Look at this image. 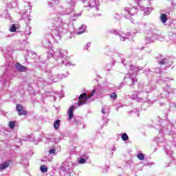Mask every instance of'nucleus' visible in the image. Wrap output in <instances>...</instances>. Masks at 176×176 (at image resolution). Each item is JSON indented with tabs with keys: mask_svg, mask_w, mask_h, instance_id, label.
Masks as SVG:
<instances>
[{
	"mask_svg": "<svg viewBox=\"0 0 176 176\" xmlns=\"http://www.w3.org/2000/svg\"><path fill=\"white\" fill-rule=\"evenodd\" d=\"M55 27L52 29L50 34L45 36V39L43 41V47L47 49H52L53 43L55 42H58L61 41V37L65 32H67V29L69 28V24L67 22L63 21L60 18H56ZM48 54L54 58L58 64V65H63L65 64V67H75V64H72L69 60V56H68V52L61 51L60 49L50 50Z\"/></svg>",
	"mask_w": 176,
	"mask_h": 176,
	"instance_id": "1",
	"label": "nucleus"
},
{
	"mask_svg": "<svg viewBox=\"0 0 176 176\" xmlns=\"http://www.w3.org/2000/svg\"><path fill=\"white\" fill-rule=\"evenodd\" d=\"M159 135L160 137L154 138V142H156L160 146H163L166 155L173 157V151L171 150V146L176 148V133L174 124L168 122L166 126L159 131Z\"/></svg>",
	"mask_w": 176,
	"mask_h": 176,
	"instance_id": "2",
	"label": "nucleus"
},
{
	"mask_svg": "<svg viewBox=\"0 0 176 176\" xmlns=\"http://www.w3.org/2000/svg\"><path fill=\"white\" fill-rule=\"evenodd\" d=\"M158 58V64L161 65V68L155 69H146L144 70V74L146 76H148L150 79H152L153 76H156V78H159L155 80L156 83L159 85H163V83H166V82H170V80H173V78L166 77L163 75V70L166 71L167 68H170L171 65H173V61L168 57L165 58L162 55H160L157 57Z\"/></svg>",
	"mask_w": 176,
	"mask_h": 176,
	"instance_id": "3",
	"label": "nucleus"
},
{
	"mask_svg": "<svg viewBox=\"0 0 176 176\" xmlns=\"http://www.w3.org/2000/svg\"><path fill=\"white\" fill-rule=\"evenodd\" d=\"M153 90H156V85L152 87L146 83H140L138 92L135 91V94L131 96V98L140 102L141 100H145L148 97V94L153 91Z\"/></svg>",
	"mask_w": 176,
	"mask_h": 176,
	"instance_id": "4",
	"label": "nucleus"
},
{
	"mask_svg": "<svg viewBox=\"0 0 176 176\" xmlns=\"http://www.w3.org/2000/svg\"><path fill=\"white\" fill-rule=\"evenodd\" d=\"M140 71H142V67H137L134 65H131L129 70V74H127L124 79L125 83H126V85L129 86H134L135 82L138 80L135 77L137 76L138 74H140Z\"/></svg>",
	"mask_w": 176,
	"mask_h": 176,
	"instance_id": "5",
	"label": "nucleus"
},
{
	"mask_svg": "<svg viewBox=\"0 0 176 176\" xmlns=\"http://www.w3.org/2000/svg\"><path fill=\"white\" fill-rule=\"evenodd\" d=\"M157 30H156V28L153 25L150 26V30L147 31V34L145 38L146 43L151 44L153 43L156 39L163 42L164 41V36H162L160 34H157Z\"/></svg>",
	"mask_w": 176,
	"mask_h": 176,
	"instance_id": "6",
	"label": "nucleus"
},
{
	"mask_svg": "<svg viewBox=\"0 0 176 176\" xmlns=\"http://www.w3.org/2000/svg\"><path fill=\"white\" fill-rule=\"evenodd\" d=\"M75 5V1L71 0L69 3H66L63 6H60V10L57 12L58 16H67L71 14L74 10V6Z\"/></svg>",
	"mask_w": 176,
	"mask_h": 176,
	"instance_id": "7",
	"label": "nucleus"
},
{
	"mask_svg": "<svg viewBox=\"0 0 176 176\" xmlns=\"http://www.w3.org/2000/svg\"><path fill=\"white\" fill-rule=\"evenodd\" d=\"M162 86V91L159 94L161 98H167L170 94H176V89L171 87V85L166 84V82Z\"/></svg>",
	"mask_w": 176,
	"mask_h": 176,
	"instance_id": "8",
	"label": "nucleus"
},
{
	"mask_svg": "<svg viewBox=\"0 0 176 176\" xmlns=\"http://www.w3.org/2000/svg\"><path fill=\"white\" fill-rule=\"evenodd\" d=\"M25 6V9L20 12L21 17L26 23H30L31 21V18H30V14L31 13V9H32V6L30 2H26Z\"/></svg>",
	"mask_w": 176,
	"mask_h": 176,
	"instance_id": "9",
	"label": "nucleus"
},
{
	"mask_svg": "<svg viewBox=\"0 0 176 176\" xmlns=\"http://www.w3.org/2000/svg\"><path fill=\"white\" fill-rule=\"evenodd\" d=\"M108 33L118 36L120 41H122V42H124V41H126V39H133V35H131L130 33L125 34L123 32H118V30L115 29L109 30Z\"/></svg>",
	"mask_w": 176,
	"mask_h": 176,
	"instance_id": "10",
	"label": "nucleus"
},
{
	"mask_svg": "<svg viewBox=\"0 0 176 176\" xmlns=\"http://www.w3.org/2000/svg\"><path fill=\"white\" fill-rule=\"evenodd\" d=\"M61 171H63L65 175L69 176L72 173H74V163L71 162H65L62 164L60 168Z\"/></svg>",
	"mask_w": 176,
	"mask_h": 176,
	"instance_id": "11",
	"label": "nucleus"
},
{
	"mask_svg": "<svg viewBox=\"0 0 176 176\" xmlns=\"http://www.w3.org/2000/svg\"><path fill=\"white\" fill-rule=\"evenodd\" d=\"M45 74L47 75V80L49 83H52V82L54 83H57V82H58L59 80L67 78V75L63 74H58L56 77L54 78V76H53V74H52V71L50 70L46 71Z\"/></svg>",
	"mask_w": 176,
	"mask_h": 176,
	"instance_id": "12",
	"label": "nucleus"
},
{
	"mask_svg": "<svg viewBox=\"0 0 176 176\" xmlns=\"http://www.w3.org/2000/svg\"><path fill=\"white\" fill-rule=\"evenodd\" d=\"M125 12H126L128 13V14L129 15H126L125 16V19H129L131 21V23H134V19L131 18V16H134V14H137V12H138V8L135 7V6H133L131 8H126L124 9Z\"/></svg>",
	"mask_w": 176,
	"mask_h": 176,
	"instance_id": "13",
	"label": "nucleus"
},
{
	"mask_svg": "<svg viewBox=\"0 0 176 176\" xmlns=\"http://www.w3.org/2000/svg\"><path fill=\"white\" fill-rule=\"evenodd\" d=\"M141 1L142 0H137L136 4L138 6H139L140 10H142L144 12V14L148 15L150 14V13L152 12V9L149 8H145L144 6H141L140 3H141ZM144 1H151V0H144Z\"/></svg>",
	"mask_w": 176,
	"mask_h": 176,
	"instance_id": "14",
	"label": "nucleus"
},
{
	"mask_svg": "<svg viewBox=\"0 0 176 176\" xmlns=\"http://www.w3.org/2000/svg\"><path fill=\"white\" fill-rule=\"evenodd\" d=\"M88 8H91L93 9V8H96V10H99L100 8L98 6H100V1L98 0H89L87 3Z\"/></svg>",
	"mask_w": 176,
	"mask_h": 176,
	"instance_id": "15",
	"label": "nucleus"
},
{
	"mask_svg": "<svg viewBox=\"0 0 176 176\" xmlns=\"http://www.w3.org/2000/svg\"><path fill=\"white\" fill-rule=\"evenodd\" d=\"M102 113L103 115V118H102V120H104L105 122V124H108V119H107V118H108L109 115V112H108V111L107 110V107L104 106L102 108Z\"/></svg>",
	"mask_w": 176,
	"mask_h": 176,
	"instance_id": "16",
	"label": "nucleus"
},
{
	"mask_svg": "<svg viewBox=\"0 0 176 176\" xmlns=\"http://www.w3.org/2000/svg\"><path fill=\"white\" fill-rule=\"evenodd\" d=\"M16 109L18 112V115L23 116L27 115V111H24V108L21 104H16Z\"/></svg>",
	"mask_w": 176,
	"mask_h": 176,
	"instance_id": "17",
	"label": "nucleus"
},
{
	"mask_svg": "<svg viewBox=\"0 0 176 176\" xmlns=\"http://www.w3.org/2000/svg\"><path fill=\"white\" fill-rule=\"evenodd\" d=\"M15 68H16V71H18V72H26V71H27V67L23 66L20 63H16L15 65Z\"/></svg>",
	"mask_w": 176,
	"mask_h": 176,
	"instance_id": "18",
	"label": "nucleus"
},
{
	"mask_svg": "<svg viewBox=\"0 0 176 176\" xmlns=\"http://www.w3.org/2000/svg\"><path fill=\"white\" fill-rule=\"evenodd\" d=\"M10 160H7L1 164H0V171H2L3 170H6L9 166H10Z\"/></svg>",
	"mask_w": 176,
	"mask_h": 176,
	"instance_id": "19",
	"label": "nucleus"
},
{
	"mask_svg": "<svg viewBox=\"0 0 176 176\" xmlns=\"http://www.w3.org/2000/svg\"><path fill=\"white\" fill-rule=\"evenodd\" d=\"M74 111H75V105L70 107L69 111H67L69 120H72V118H74Z\"/></svg>",
	"mask_w": 176,
	"mask_h": 176,
	"instance_id": "20",
	"label": "nucleus"
},
{
	"mask_svg": "<svg viewBox=\"0 0 176 176\" xmlns=\"http://www.w3.org/2000/svg\"><path fill=\"white\" fill-rule=\"evenodd\" d=\"M160 20V21H162V23H163V24L167 23V20H168V18L167 17V14L161 13Z\"/></svg>",
	"mask_w": 176,
	"mask_h": 176,
	"instance_id": "21",
	"label": "nucleus"
},
{
	"mask_svg": "<svg viewBox=\"0 0 176 176\" xmlns=\"http://www.w3.org/2000/svg\"><path fill=\"white\" fill-rule=\"evenodd\" d=\"M86 25H82L79 28V30L77 32V35H82V34L85 33V31H86Z\"/></svg>",
	"mask_w": 176,
	"mask_h": 176,
	"instance_id": "22",
	"label": "nucleus"
},
{
	"mask_svg": "<svg viewBox=\"0 0 176 176\" xmlns=\"http://www.w3.org/2000/svg\"><path fill=\"white\" fill-rule=\"evenodd\" d=\"M59 1L58 0H48L47 3L48 6H50L51 8L53 6H56V5L58 4Z\"/></svg>",
	"mask_w": 176,
	"mask_h": 176,
	"instance_id": "23",
	"label": "nucleus"
},
{
	"mask_svg": "<svg viewBox=\"0 0 176 176\" xmlns=\"http://www.w3.org/2000/svg\"><path fill=\"white\" fill-rule=\"evenodd\" d=\"M37 85L38 86H45L46 85V80L43 79V78H39L38 80H37Z\"/></svg>",
	"mask_w": 176,
	"mask_h": 176,
	"instance_id": "24",
	"label": "nucleus"
},
{
	"mask_svg": "<svg viewBox=\"0 0 176 176\" xmlns=\"http://www.w3.org/2000/svg\"><path fill=\"white\" fill-rule=\"evenodd\" d=\"M113 65H115V59L113 58V62L112 63H109L107 65H106L105 66V69H107V71H111V69H112V67H113Z\"/></svg>",
	"mask_w": 176,
	"mask_h": 176,
	"instance_id": "25",
	"label": "nucleus"
},
{
	"mask_svg": "<svg viewBox=\"0 0 176 176\" xmlns=\"http://www.w3.org/2000/svg\"><path fill=\"white\" fill-rule=\"evenodd\" d=\"M142 98H144V99H142L141 100L140 102H144V105H147L148 104H152V102L151 101V100H148V97L145 98L144 96H142Z\"/></svg>",
	"mask_w": 176,
	"mask_h": 176,
	"instance_id": "26",
	"label": "nucleus"
},
{
	"mask_svg": "<svg viewBox=\"0 0 176 176\" xmlns=\"http://www.w3.org/2000/svg\"><path fill=\"white\" fill-rule=\"evenodd\" d=\"M17 25L16 24H12L10 27V32H17Z\"/></svg>",
	"mask_w": 176,
	"mask_h": 176,
	"instance_id": "27",
	"label": "nucleus"
},
{
	"mask_svg": "<svg viewBox=\"0 0 176 176\" xmlns=\"http://www.w3.org/2000/svg\"><path fill=\"white\" fill-rule=\"evenodd\" d=\"M1 17H4V19H9L10 20V14L8 12V10H6L2 14Z\"/></svg>",
	"mask_w": 176,
	"mask_h": 176,
	"instance_id": "28",
	"label": "nucleus"
},
{
	"mask_svg": "<svg viewBox=\"0 0 176 176\" xmlns=\"http://www.w3.org/2000/svg\"><path fill=\"white\" fill-rule=\"evenodd\" d=\"M120 135L122 141L126 142V141L129 140V135H127L126 133H121Z\"/></svg>",
	"mask_w": 176,
	"mask_h": 176,
	"instance_id": "29",
	"label": "nucleus"
},
{
	"mask_svg": "<svg viewBox=\"0 0 176 176\" xmlns=\"http://www.w3.org/2000/svg\"><path fill=\"white\" fill-rule=\"evenodd\" d=\"M8 126L10 129H11V130H13V129L16 127V121H10L8 122Z\"/></svg>",
	"mask_w": 176,
	"mask_h": 176,
	"instance_id": "30",
	"label": "nucleus"
},
{
	"mask_svg": "<svg viewBox=\"0 0 176 176\" xmlns=\"http://www.w3.org/2000/svg\"><path fill=\"white\" fill-rule=\"evenodd\" d=\"M58 127H60V120H56L54 122V129L58 130Z\"/></svg>",
	"mask_w": 176,
	"mask_h": 176,
	"instance_id": "31",
	"label": "nucleus"
},
{
	"mask_svg": "<svg viewBox=\"0 0 176 176\" xmlns=\"http://www.w3.org/2000/svg\"><path fill=\"white\" fill-rule=\"evenodd\" d=\"M116 56H118V57H120V58H121V63L124 65V67L127 65V64L126 63V59L122 58V56H123L122 54H116Z\"/></svg>",
	"mask_w": 176,
	"mask_h": 176,
	"instance_id": "32",
	"label": "nucleus"
},
{
	"mask_svg": "<svg viewBox=\"0 0 176 176\" xmlns=\"http://www.w3.org/2000/svg\"><path fill=\"white\" fill-rule=\"evenodd\" d=\"M56 146H54V148H50L49 150L50 155H53L54 156H56L57 155V153H56Z\"/></svg>",
	"mask_w": 176,
	"mask_h": 176,
	"instance_id": "33",
	"label": "nucleus"
},
{
	"mask_svg": "<svg viewBox=\"0 0 176 176\" xmlns=\"http://www.w3.org/2000/svg\"><path fill=\"white\" fill-rule=\"evenodd\" d=\"M22 141H30V142H32L35 141V138L34 137V135H32L29 136V138L22 140Z\"/></svg>",
	"mask_w": 176,
	"mask_h": 176,
	"instance_id": "34",
	"label": "nucleus"
},
{
	"mask_svg": "<svg viewBox=\"0 0 176 176\" xmlns=\"http://www.w3.org/2000/svg\"><path fill=\"white\" fill-rule=\"evenodd\" d=\"M41 173H47V167L45 165H41L40 166Z\"/></svg>",
	"mask_w": 176,
	"mask_h": 176,
	"instance_id": "35",
	"label": "nucleus"
},
{
	"mask_svg": "<svg viewBox=\"0 0 176 176\" xmlns=\"http://www.w3.org/2000/svg\"><path fill=\"white\" fill-rule=\"evenodd\" d=\"M25 35H31V27H30V25H28V27L25 31Z\"/></svg>",
	"mask_w": 176,
	"mask_h": 176,
	"instance_id": "36",
	"label": "nucleus"
},
{
	"mask_svg": "<svg viewBox=\"0 0 176 176\" xmlns=\"http://www.w3.org/2000/svg\"><path fill=\"white\" fill-rule=\"evenodd\" d=\"M137 157H138V159H139V160H145V155H144V154L142 153H140L139 154H138Z\"/></svg>",
	"mask_w": 176,
	"mask_h": 176,
	"instance_id": "37",
	"label": "nucleus"
},
{
	"mask_svg": "<svg viewBox=\"0 0 176 176\" xmlns=\"http://www.w3.org/2000/svg\"><path fill=\"white\" fill-rule=\"evenodd\" d=\"M110 98H111V100H116L118 98V94H116V92H113L111 93L110 95Z\"/></svg>",
	"mask_w": 176,
	"mask_h": 176,
	"instance_id": "38",
	"label": "nucleus"
},
{
	"mask_svg": "<svg viewBox=\"0 0 176 176\" xmlns=\"http://www.w3.org/2000/svg\"><path fill=\"white\" fill-rule=\"evenodd\" d=\"M79 164H85V163H87V161L85 158H79L78 160Z\"/></svg>",
	"mask_w": 176,
	"mask_h": 176,
	"instance_id": "39",
	"label": "nucleus"
},
{
	"mask_svg": "<svg viewBox=\"0 0 176 176\" xmlns=\"http://www.w3.org/2000/svg\"><path fill=\"white\" fill-rule=\"evenodd\" d=\"M96 91V96H102V91H101V89H98V88H96L95 89Z\"/></svg>",
	"mask_w": 176,
	"mask_h": 176,
	"instance_id": "40",
	"label": "nucleus"
},
{
	"mask_svg": "<svg viewBox=\"0 0 176 176\" xmlns=\"http://www.w3.org/2000/svg\"><path fill=\"white\" fill-rule=\"evenodd\" d=\"M85 97H86V93H82L80 95V96L78 97V100H85Z\"/></svg>",
	"mask_w": 176,
	"mask_h": 176,
	"instance_id": "41",
	"label": "nucleus"
},
{
	"mask_svg": "<svg viewBox=\"0 0 176 176\" xmlns=\"http://www.w3.org/2000/svg\"><path fill=\"white\" fill-rule=\"evenodd\" d=\"M137 49L138 50H144V49H145V47L142 46L141 44H138Z\"/></svg>",
	"mask_w": 176,
	"mask_h": 176,
	"instance_id": "42",
	"label": "nucleus"
},
{
	"mask_svg": "<svg viewBox=\"0 0 176 176\" xmlns=\"http://www.w3.org/2000/svg\"><path fill=\"white\" fill-rule=\"evenodd\" d=\"M132 112L133 113H136L137 116H140V111H138V110L137 109H134Z\"/></svg>",
	"mask_w": 176,
	"mask_h": 176,
	"instance_id": "43",
	"label": "nucleus"
},
{
	"mask_svg": "<svg viewBox=\"0 0 176 176\" xmlns=\"http://www.w3.org/2000/svg\"><path fill=\"white\" fill-rule=\"evenodd\" d=\"M85 104H86L85 101H81V102H78L77 105L78 107H82V105H85Z\"/></svg>",
	"mask_w": 176,
	"mask_h": 176,
	"instance_id": "44",
	"label": "nucleus"
},
{
	"mask_svg": "<svg viewBox=\"0 0 176 176\" xmlns=\"http://www.w3.org/2000/svg\"><path fill=\"white\" fill-rule=\"evenodd\" d=\"M96 89H94V90L90 93L89 96H90L91 98L93 97V96H94V95L96 94Z\"/></svg>",
	"mask_w": 176,
	"mask_h": 176,
	"instance_id": "45",
	"label": "nucleus"
},
{
	"mask_svg": "<svg viewBox=\"0 0 176 176\" xmlns=\"http://www.w3.org/2000/svg\"><path fill=\"white\" fill-rule=\"evenodd\" d=\"M73 124H80V122L78 120H74V122H73Z\"/></svg>",
	"mask_w": 176,
	"mask_h": 176,
	"instance_id": "46",
	"label": "nucleus"
},
{
	"mask_svg": "<svg viewBox=\"0 0 176 176\" xmlns=\"http://www.w3.org/2000/svg\"><path fill=\"white\" fill-rule=\"evenodd\" d=\"M90 98H91V97L90 96V95H89V96H87V94H86V97H85V101H89Z\"/></svg>",
	"mask_w": 176,
	"mask_h": 176,
	"instance_id": "47",
	"label": "nucleus"
},
{
	"mask_svg": "<svg viewBox=\"0 0 176 176\" xmlns=\"http://www.w3.org/2000/svg\"><path fill=\"white\" fill-rule=\"evenodd\" d=\"M12 52H6L3 54V56L6 58L7 56H11Z\"/></svg>",
	"mask_w": 176,
	"mask_h": 176,
	"instance_id": "48",
	"label": "nucleus"
},
{
	"mask_svg": "<svg viewBox=\"0 0 176 176\" xmlns=\"http://www.w3.org/2000/svg\"><path fill=\"white\" fill-rule=\"evenodd\" d=\"M56 144H58V142H60L61 141V139H60V138H57L54 140Z\"/></svg>",
	"mask_w": 176,
	"mask_h": 176,
	"instance_id": "49",
	"label": "nucleus"
},
{
	"mask_svg": "<svg viewBox=\"0 0 176 176\" xmlns=\"http://www.w3.org/2000/svg\"><path fill=\"white\" fill-rule=\"evenodd\" d=\"M114 18H115L116 20H120V15H119V14H116V16H114Z\"/></svg>",
	"mask_w": 176,
	"mask_h": 176,
	"instance_id": "50",
	"label": "nucleus"
},
{
	"mask_svg": "<svg viewBox=\"0 0 176 176\" xmlns=\"http://www.w3.org/2000/svg\"><path fill=\"white\" fill-rule=\"evenodd\" d=\"M80 16H82V12H78V13L74 14L75 17H76V16L80 17Z\"/></svg>",
	"mask_w": 176,
	"mask_h": 176,
	"instance_id": "51",
	"label": "nucleus"
},
{
	"mask_svg": "<svg viewBox=\"0 0 176 176\" xmlns=\"http://www.w3.org/2000/svg\"><path fill=\"white\" fill-rule=\"evenodd\" d=\"M109 167L107 166L105 169L103 170V173H108V170H109Z\"/></svg>",
	"mask_w": 176,
	"mask_h": 176,
	"instance_id": "52",
	"label": "nucleus"
},
{
	"mask_svg": "<svg viewBox=\"0 0 176 176\" xmlns=\"http://www.w3.org/2000/svg\"><path fill=\"white\" fill-rule=\"evenodd\" d=\"M17 5H18L17 1H15V2L12 4V6H13V8H17Z\"/></svg>",
	"mask_w": 176,
	"mask_h": 176,
	"instance_id": "53",
	"label": "nucleus"
},
{
	"mask_svg": "<svg viewBox=\"0 0 176 176\" xmlns=\"http://www.w3.org/2000/svg\"><path fill=\"white\" fill-rule=\"evenodd\" d=\"M90 45H91L90 43H88L87 44V45L85 46V50H88V48H87V47H89V46H90Z\"/></svg>",
	"mask_w": 176,
	"mask_h": 176,
	"instance_id": "54",
	"label": "nucleus"
},
{
	"mask_svg": "<svg viewBox=\"0 0 176 176\" xmlns=\"http://www.w3.org/2000/svg\"><path fill=\"white\" fill-rule=\"evenodd\" d=\"M73 148H74V151H76V150H77L78 148H79V147H78V146H74Z\"/></svg>",
	"mask_w": 176,
	"mask_h": 176,
	"instance_id": "55",
	"label": "nucleus"
},
{
	"mask_svg": "<svg viewBox=\"0 0 176 176\" xmlns=\"http://www.w3.org/2000/svg\"><path fill=\"white\" fill-rule=\"evenodd\" d=\"M60 94H61V96H60L59 97H60V98H62L63 94H64V91H62L60 92Z\"/></svg>",
	"mask_w": 176,
	"mask_h": 176,
	"instance_id": "56",
	"label": "nucleus"
},
{
	"mask_svg": "<svg viewBox=\"0 0 176 176\" xmlns=\"http://www.w3.org/2000/svg\"><path fill=\"white\" fill-rule=\"evenodd\" d=\"M59 151H61V146H58V152Z\"/></svg>",
	"mask_w": 176,
	"mask_h": 176,
	"instance_id": "57",
	"label": "nucleus"
},
{
	"mask_svg": "<svg viewBox=\"0 0 176 176\" xmlns=\"http://www.w3.org/2000/svg\"><path fill=\"white\" fill-rule=\"evenodd\" d=\"M162 105H164V103H160V106L162 107Z\"/></svg>",
	"mask_w": 176,
	"mask_h": 176,
	"instance_id": "58",
	"label": "nucleus"
},
{
	"mask_svg": "<svg viewBox=\"0 0 176 176\" xmlns=\"http://www.w3.org/2000/svg\"><path fill=\"white\" fill-rule=\"evenodd\" d=\"M54 101H57V98H54Z\"/></svg>",
	"mask_w": 176,
	"mask_h": 176,
	"instance_id": "59",
	"label": "nucleus"
},
{
	"mask_svg": "<svg viewBox=\"0 0 176 176\" xmlns=\"http://www.w3.org/2000/svg\"><path fill=\"white\" fill-rule=\"evenodd\" d=\"M170 164H171V163H169V164L166 166V167H170Z\"/></svg>",
	"mask_w": 176,
	"mask_h": 176,
	"instance_id": "60",
	"label": "nucleus"
},
{
	"mask_svg": "<svg viewBox=\"0 0 176 176\" xmlns=\"http://www.w3.org/2000/svg\"><path fill=\"white\" fill-rule=\"evenodd\" d=\"M82 2L85 3V2H86V0H82Z\"/></svg>",
	"mask_w": 176,
	"mask_h": 176,
	"instance_id": "61",
	"label": "nucleus"
},
{
	"mask_svg": "<svg viewBox=\"0 0 176 176\" xmlns=\"http://www.w3.org/2000/svg\"><path fill=\"white\" fill-rule=\"evenodd\" d=\"M142 109H144V111H145V108H144V106H142Z\"/></svg>",
	"mask_w": 176,
	"mask_h": 176,
	"instance_id": "62",
	"label": "nucleus"
},
{
	"mask_svg": "<svg viewBox=\"0 0 176 176\" xmlns=\"http://www.w3.org/2000/svg\"><path fill=\"white\" fill-rule=\"evenodd\" d=\"M174 6H176V3H173Z\"/></svg>",
	"mask_w": 176,
	"mask_h": 176,
	"instance_id": "63",
	"label": "nucleus"
},
{
	"mask_svg": "<svg viewBox=\"0 0 176 176\" xmlns=\"http://www.w3.org/2000/svg\"><path fill=\"white\" fill-rule=\"evenodd\" d=\"M113 151H116L115 147L113 148Z\"/></svg>",
	"mask_w": 176,
	"mask_h": 176,
	"instance_id": "64",
	"label": "nucleus"
}]
</instances>
